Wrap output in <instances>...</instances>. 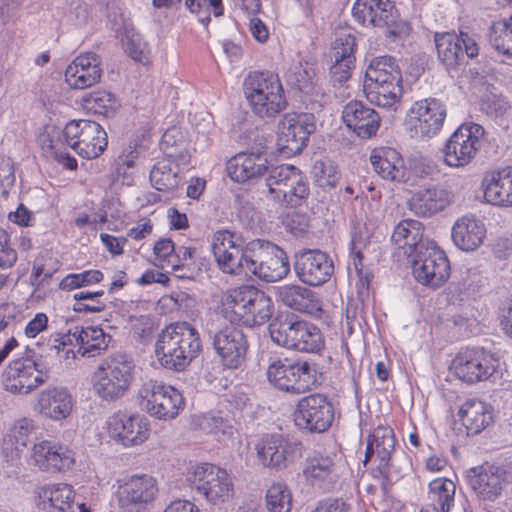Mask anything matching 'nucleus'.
Returning a JSON list of instances; mask_svg holds the SVG:
<instances>
[{"label": "nucleus", "instance_id": "obj_1", "mask_svg": "<svg viewBox=\"0 0 512 512\" xmlns=\"http://www.w3.org/2000/svg\"><path fill=\"white\" fill-rule=\"evenodd\" d=\"M202 348L198 331L187 322L167 326L158 335L155 356L168 370L184 371Z\"/></svg>", "mask_w": 512, "mask_h": 512}, {"label": "nucleus", "instance_id": "obj_2", "mask_svg": "<svg viewBox=\"0 0 512 512\" xmlns=\"http://www.w3.org/2000/svg\"><path fill=\"white\" fill-rule=\"evenodd\" d=\"M221 311L229 322L252 328L272 318L274 303L265 292L254 286L243 285L224 294Z\"/></svg>", "mask_w": 512, "mask_h": 512}, {"label": "nucleus", "instance_id": "obj_3", "mask_svg": "<svg viewBox=\"0 0 512 512\" xmlns=\"http://www.w3.org/2000/svg\"><path fill=\"white\" fill-rule=\"evenodd\" d=\"M402 81L401 70L394 57H374L365 70L364 92L370 103L396 110L403 94Z\"/></svg>", "mask_w": 512, "mask_h": 512}, {"label": "nucleus", "instance_id": "obj_4", "mask_svg": "<svg viewBox=\"0 0 512 512\" xmlns=\"http://www.w3.org/2000/svg\"><path fill=\"white\" fill-rule=\"evenodd\" d=\"M243 91L252 112L261 119H273L287 108L283 85L272 72H250L244 80Z\"/></svg>", "mask_w": 512, "mask_h": 512}, {"label": "nucleus", "instance_id": "obj_5", "mask_svg": "<svg viewBox=\"0 0 512 512\" xmlns=\"http://www.w3.org/2000/svg\"><path fill=\"white\" fill-rule=\"evenodd\" d=\"M274 343L300 352L315 353L324 346L320 329L291 312H281L269 324Z\"/></svg>", "mask_w": 512, "mask_h": 512}, {"label": "nucleus", "instance_id": "obj_6", "mask_svg": "<svg viewBox=\"0 0 512 512\" xmlns=\"http://www.w3.org/2000/svg\"><path fill=\"white\" fill-rule=\"evenodd\" d=\"M135 364L126 353L107 357L93 373L91 382L94 394L105 402L121 399L130 389Z\"/></svg>", "mask_w": 512, "mask_h": 512}, {"label": "nucleus", "instance_id": "obj_7", "mask_svg": "<svg viewBox=\"0 0 512 512\" xmlns=\"http://www.w3.org/2000/svg\"><path fill=\"white\" fill-rule=\"evenodd\" d=\"M354 20L363 27L385 29L393 40L409 35L411 26L400 16L391 0H356L352 7Z\"/></svg>", "mask_w": 512, "mask_h": 512}, {"label": "nucleus", "instance_id": "obj_8", "mask_svg": "<svg viewBox=\"0 0 512 512\" xmlns=\"http://www.w3.org/2000/svg\"><path fill=\"white\" fill-rule=\"evenodd\" d=\"M257 239L245 244L243 237L230 230H218L212 236V251L218 267L227 274L248 275L253 263Z\"/></svg>", "mask_w": 512, "mask_h": 512}, {"label": "nucleus", "instance_id": "obj_9", "mask_svg": "<svg viewBox=\"0 0 512 512\" xmlns=\"http://www.w3.org/2000/svg\"><path fill=\"white\" fill-rule=\"evenodd\" d=\"M265 186L273 200L282 207L297 208L307 203L310 187L307 176L293 165L273 167Z\"/></svg>", "mask_w": 512, "mask_h": 512}, {"label": "nucleus", "instance_id": "obj_10", "mask_svg": "<svg viewBox=\"0 0 512 512\" xmlns=\"http://www.w3.org/2000/svg\"><path fill=\"white\" fill-rule=\"evenodd\" d=\"M266 376L274 388L294 395L311 390L316 383V370L313 364L303 359L271 358Z\"/></svg>", "mask_w": 512, "mask_h": 512}, {"label": "nucleus", "instance_id": "obj_11", "mask_svg": "<svg viewBox=\"0 0 512 512\" xmlns=\"http://www.w3.org/2000/svg\"><path fill=\"white\" fill-rule=\"evenodd\" d=\"M187 481L209 503L221 505L234 495V485L225 469L211 463L195 465L187 474Z\"/></svg>", "mask_w": 512, "mask_h": 512}, {"label": "nucleus", "instance_id": "obj_12", "mask_svg": "<svg viewBox=\"0 0 512 512\" xmlns=\"http://www.w3.org/2000/svg\"><path fill=\"white\" fill-rule=\"evenodd\" d=\"M50 369L41 357L27 355L9 363L3 385L13 394H29L49 379Z\"/></svg>", "mask_w": 512, "mask_h": 512}, {"label": "nucleus", "instance_id": "obj_13", "mask_svg": "<svg viewBox=\"0 0 512 512\" xmlns=\"http://www.w3.org/2000/svg\"><path fill=\"white\" fill-rule=\"evenodd\" d=\"M63 141L79 156L86 159L99 157L107 148L108 138L102 126L92 120H72L62 131Z\"/></svg>", "mask_w": 512, "mask_h": 512}, {"label": "nucleus", "instance_id": "obj_14", "mask_svg": "<svg viewBox=\"0 0 512 512\" xmlns=\"http://www.w3.org/2000/svg\"><path fill=\"white\" fill-rule=\"evenodd\" d=\"M140 405L152 417L174 419L184 408V398L179 390L155 380H148L139 389Z\"/></svg>", "mask_w": 512, "mask_h": 512}, {"label": "nucleus", "instance_id": "obj_15", "mask_svg": "<svg viewBox=\"0 0 512 512\" xmlns=\"http://www.w3.org/2000/svg\"><path fill=\"white\" fill-rule=\"evenodd\" d=\"M409 262L417 282L431 288H438L450 276V263L445 252L434 244H420V250Z\"/></svg>", "mask_w": 512, "mask_h": 512}, {"label": "nucleus", "instance_id": "obj_16", "mask_svg": "<svg viewBox=\"0 0 512 512\" xmlns=\"http://www.w3.org/2000/svg\"><path fill=\"white\" fill-rule=\"evenodd\" d=\"M508 476L509 473L503 466L489 462L472 467L465 472L468 487L483 507L501 497L508 484Z\"/></svg>", "mask_w": 512, "mask_h": 512}, {"label": "nucleus", "instance_id": "obj_17", "mask_svg": "<svg viewBox=\"0 0 512 512\" xmlns=\"http://www.w3.org/2000/svg\"><path fill=\"white\" fill-rule=\"evenodd\" d=\"M235 324L230 322L214 332H209L212 347L220 363L231 370L239 369L246 363L249 349L246 334Z\"/></svg>", "mask_w": 512, "mask_h": 512}, {"label": "nucleus", "instance_id": "obj_18", "mask_svg": "<svg viewBox=\"0 0 512 512\" xmlns=\"http://www.w3.org/2000/svg\"><path fill=\"white\" fill-rule=\"evenodd\" d=\"M315 129V117L313 114L286 113L278 125V150L286 157L301 153L307 146L310 134Z\"/></svg>", "mask_w": 512, "mask_h": 512}, {"label": "nucleus", "instance_id": "obj_19", "mask_svg": "<svg viewBox=\"0 0 512 512\" xmlns=\"http://www.w3.org/2000/svg\"><path fill=\"white\" fill-rule=\"evenodd\" d=\"M334 421V407L328 397L314 393L301 398L294 412L295 425L308 433H324Z\"/></svg>", "mask_w": 512, "mask_h": 512}, {"label": "nucleus", "instance_id": "obj_20", "mask_svg": "<svg viewBox=\"0 0 512 512\" xmlns=\"http://www.w3.org/2000/svg\"><path fill=\"white\" fill-rule=\"evenodd\" d=\"M484 128L476 123H464L449 137L443 149L444 162L450 167H464L476 156Z\"/></svg>", "mask_w": 512, "mask_h": 512}, {"label": "nucleus", "instance_id": "obj_21", "mask_svg": "<svg viewBox=\"0 0 512 512\" xmlns=\"http://www.w3.org/2000/svg\"><path fill=\"white\" fill-rule=\"evenodd\" d=\"M499 359L483 348L462 349L453 359L451 368L456 377L473 384L487 380L496 371Z\"/></svg>", "mask_w": 512, "mask_h": 512}, {"label": "nucleus", "instance_id": "obj_22", "mask_svg": "<svg viewBox=\"0 0 512 512\" xmlns=\"http://www.w3.org/2000/svg\"><path fill=\"white\" fill-rule=\"evenodd\" d=\"M434 42L439 61L447 70H456L479 53L475 39L466 32H436Z\"/></svg>", "mask_w": 512, "mask_h": 512}, {"label": "nucleus", "instance_id": "obj_23", "mask_svg": "<svg viewBox=\"0 0 512 512\" xmlns=\"http://www.w3.org/2000/svg\"><path fill=\"white\" fill-rule=\"evenodd\" d=\"M253 263L249 273L265 282H277L285 278L290 272L289 259L286 252L276 244L257 239Z\"/></svg>", "mask_w": 512, "mask_h": 512}, {"label": "nucleus", "instance_id": "obj_24", "mask_svg": "<svg viewBox=\"0 0 512 512\" xmlns=\"http://www.w3.org/2000/svg\"><path fill=\"white\" fill-rule=\"evenodd\" d=\"M158 493V484L153 476L132 475L118 487L119 507L125 512H146Z\"/></svg>", "mask_w": 512, "mask_h": 512}, {"label": "nucleus", "instance_id": "obj_25", "mask_svg": "<svg viewBox=\"0 0 512 512\" xmlns=\"http://www.w3.org/2000/svg\"><path fill=\"white\" fill-rule=\"evenodd\" d=\"M255 450L263 466L281 470L302 457L303 444L282 435H267L257 442Z\"/></svg>", "mask_w": 512, "mask_h": 512}, {"label": "nucleus", "instance_id": "obj_26", "mask_svg": "<svg viewBox=\"0 0 512 512\" xmlns=\"http://www.w3.org/2000/svg\"><path fill=\"white\" fill-rule=\"evenodd\" d=\"M368 440L376 451L377 466L372 472L373 477L379 480L382 490L386 492L401 477L392 463V452L396 443L394 432L390 427L378 426Z\"/></svg>", "mask_w": 512, "mask_h": 512}, {"label": "nucleus", "instance_id": "obj_27", "mask_svg": "<svg viewBox=\"0 0 512 512\" xmlns=\"http://www.w3.org/2000/svg\"><path fill=\"white\" fill-rule=\"evenodd\" d=\"M294 271L297 278L308 286H321L334 274L332 258L319 249H306L294 256Z\"/></svg>", "mask_w": 512, "mask_h": 512}, {"label": "nucleus", "instance_id": "obj_28", "mask_svg": "<svg viewBox=\"0 0 512 512\" xmlns=\"http://www.w3.org/2000/svg\"><path fill=\"white\" fill-rule=\"evenodd\" d=\"M411 131L417 138H432L443 126L446 117L444 104L429 98L414 103L411 110Z\"/></svg>", "mask_w": 512, "mask_h": 512}, {"label": "nucleus", "instance_id": "obj_29", "mask_svg": "<svg viewBox=\"0 0 512 512\" xmlns=\"http://www.w3.org/2000/svg\"><path fill=\"white\" fill-rule=\"evenodd\" d=\"M75 454L67 446L50 440L34 444L32 463L42 471L60 472L71 469L75 464Z\"/></svg>", "mask_w": 512, "mask_h": 512}, {"label": "nucleus", "instance_id": "obj_30", "mask_svg": "<svg viewBox=\"0 0 512 512\" xmlns=\"http://www.w3.org/2000/svg\"><path fill=\"white\" fill-rule=\"evenodd\" d=\"M273 167L262 151L240 152L228 161L227 172L233 181L243 183L262 176L268 177Z\"/></svg>", "mask_w": 512, "mask_h": 512}, {"label": "nucleus", "instance_id": "obj_31", "mask_svg": "<svg viewBox=\"0 0 512 512\" xmlns=\"http://www.w3.org/2000/svg\"><path fill=\"white\" fill-rule=\"evenodd\" d=\"M276 300L282 305L304 314L318 316L322 301L317 293L300 284H283L274 287Z\"/></svg>", "mask_w": 512, "mask_h": 512}, {"label": "nucleus", "instance_id": "obj_32", "mask_svg": "<svg viewBox=\"0 0 512 512\" xmlns=\"http://www.w3.org/2000/svg\"><path fill=\"white\" fill-rule=\"evenodd\" d=\"M342 119L346 127L362 139L376 135L380 127L379 114L362 101L348 102L342 111Z\"/></svg>", "mask_w": 512, "mask_h": 512}, {"label": "nucleus", "instance_id": "obj_33", "mask_svg": "<svg viewBox=\"0 0 512 512\" xmlns=\"http://www.w3.org/2000/svg\"><path fill=\"white\" fill-rule=\"evenodd\" d=\"M101 76V59L94 52L79 55L65 71V81L72 89L89 88L98 83Z\"/></svg>", "mask_w": 512, "mask_h": 512}, {"label": "nucleus", "instance_id": "obj_34", "mask_svg": "<svg viewBox=\"0 0 512 512\" xmlns=\"http://www.w3.org/2000/svg\"><path fill=\"white\" fill-rule=\"evenodd\" d=\"M111 434L125 446L143 443L149 436L147 419L139 414H114L109 419Z\"/></svg>", "mask_w": 512, "mask_h": 512}, {"label": "nucleus", "instance_id": "obj_35", "mask_svg": "<svg viewBox=\"0 0 512 512\" xmlns=\"http://www.w3.org/2000/svg\"><path fill=\"white\" fill-rule=\"evenodd\" d=\"M455 200L452 191L440 187L431 186L416 191L409 200V208L420 217H431L443 211Z\"/></svg>", "mask_w": 512, "mask_h": 512}, {"label": "nucleus", "instance_id": "obj_36", "mask_svg": "<svg viewBox=\"0 0 512 512\" xmlns=\"http://www.w3.org/2000/svg\"><path fill=\"white\" fill-rule=\"evenodd\" d=\"M62 339V342L56 346L57 349H60V346L64 348L68 343L70 345L75 344L78 346L77 352L79 354L93 357L99 354L100 351L107 349L111 337L107 336L99 327L88 326L81 329L76 327L73 333L69 332Z\"/></svg>", "mask_w": 512, "mask_h": 512}, {"label": "nucleus", "instance_id": "obj_37", "mask_svg": "<svg viewBox=\"0 0 512 512\" xmlns=\"http://www.w3.org/2000/svg\"><path fill=\"white\" fill-rule=\"evenodd\" d=\"M72 407V397L63 387H49L38 395L36 409L46 418L63 420L70 415Z\"/></svg>", "mask_w": 512, "mask_h": 512}, {"label": "nucleus", "instance_id": "obj_38", "mask_svg": "<svg viewBox=\"0 0 512 512\" xmlns=\"http://www.w3.org/2000/svg\"><path fill=\"white\" fill-rule=\"evenodd\" d=\"M370 162L373 170L383 179L402 182L406 179V168L400 153L391 147L375 149Z\"/></svg>", "mask_w": 512, "mask_h": 512}, {"label": "nucleus", "instance_id": "obj_39", "mask_svg": "<svg viewBox=\"0 0 512 512\" xmlns=\"http://www.w3.org/2000/svg\"><path fill=\"white\" fill-rule=\"evenodd\" d=\"M459 417L467 435H477L493 422V408L478 399L466 400L460 410Z\"/></svg>", "mask_w": 512, "mask_h": 512}, {"label": "nucleus", "instance_id": "obj_40", "mask_svg": "<svg viewBox=\"0 0 512 512\" xmlns=\"http://www.w3.org/2000/svg\"><path fill=\"white\" fill-rule=\"evenodd\" d=\"M486 235L484 224L472 217L464 216L456 221L452 228V240L463 251H474Z\"/></svg>", "mask_w": 512, "mask_h": 512}, {"label": "nucleus", "instance_id": "obj_41", "mask_svg": "<svg viewBox=\"0 0 512 512\" xmlns=\"http://www.w3.org/2000/svg\"><path fill=\"white\" fill-rule=\"evenodd\" d=\"M303 476L312 485L323 486L326 482H332L337 476L335 457L314 451L305 460Z\"/></svg>", "mask_w": 512, "mask_h": 512}, {"label": "nucleus", "instance_id": "obj_42", "mask_svg": "<svg viewBox=\"0 0 512 512\" xmlns=\"http://www.w3.org/2000/svg\"><path fill=\"white\" fill-rule=\"evenodd\" d=\"M487 202L501 206H512V167L508 166L492 172L484 189Z\"/></svg>", "mask_w": 512, "mask_h": 512}, {"label": "nucleus", "instance_id": "obj_43", "mask_svg": "<svg viewBox=\"0 0 512 512\" xmlns=\"http://www.w3.org/2000/svg\"><path fill=\"white\" fill-rule=\"evenodd\" d=\"M422 237V224L417 220L405 219L394 228L391 240L409 259L420 250V244L427 243L422 241Z\"/></svg>", "mask_w": 512, "mask_h": 512}, {"label": "nucleus", "instance_id": "obj_44", "mask_svg": "<svg viewBox=\"0 0 512 512\" xmlns=\"http://www.w3.org/2000/svg\"><path fill=\"white\" fill-rule=\"evenodd\" d=\"M39 498L44 505L48 503L52 512H73L74 491L69 484L59 483L43 487Z\"/></svg>", "mask_w": 512, "mask_h": 512}, {"label": "nucleus", "instance_id": "obj_45", "mask_svg": "<svg viewBox=\"0 0 512 512\" xmlns=\"http://www.w3.org/2000/svg\"><path fill=\"white\" fill-rule=\"evenodd\" d=\"M150 181L158 191L175 189L179 184L178 166L170 159L158 161L150 171Z\"/></svg>", "mask_w": 512, "mask_h": 512}, {"label": "nucleus", "instance_id": "obj_46", "mask_svg": "<svg viewBox=\"0 0 512 512\" xmlns=\"http://www.w3.org/2000/svg\"><path fill=\"white\" fill-rule=\"evenodd\" d=\"M456 485L449 479H435L429 484V493L434 502V509L438 512H449L454 506Z\"/></svg>", "mask_w": 512, "mask_h": 512}, {"label": "nucleus", "instance_id": "obj_47", "mask_svg": "<svg viewBox=\"0 0 512 512\" xmlns=\"http://www.w3.org/2000/svg\"><path fill=\"white\" fill-rule=\"evenodd\" d=\"M489 42L491 46L503 55L512 56V14L494 22L490 27Z\"/></svg>", "mask_w": 512, "mask_h": 512}, {"label": "nucleus", "instance_id": "obj_48", "mask_svg": "<svg viewBox=\"0 0 512 512\" xmlns=\"http://www.w3.org/2000/svg\"><path fill=\"white\" fill-rule=\"evenodd\" d=\"M82 102L87 109L105 116L114 114L119 107V102L115 95L107 91L87 93L82 97Z\"/></svg>", "mask_w": 512, "mask_h": 512}, {"label": "nucleus", "instance_id": "obj_49", "mask_svg": "<svg viewBox=\"0 0 512 512\" xmlns=\"http://www.w3.org/2000/svg\"><path fill=\"white\" fill-rule=\"evenodd\" d=\"M121 41L125 52L133 60L143 63L148 59L147 44L133 27L124 25Z\"/></svg>", "mask_w": 512, "mask_h": 512}, {"label": "nucleus", "instance_id": "obj_50", "mask_svg": "<svg viewBox=\"0 0 512 512\" xmlns=\"http://www.w3.org/2000/svg\"><path fill=\"white\" fill-rule=\"evenodd\" d=\"M315 69L308 63L295 64L289 71L288 81L299 91L310 94L314 89Z\"/></svg>", "mask_w": 512, "mask_h": 512}, {"label": "nucleus", "instance_id": "obj_51", "mask_svg": "<svg viewBox=\"0 0 512 512\" xmlns=\"http://www.w3.org/2000/svg\"><path fill=\"white\" fill-rule=\"evenodd\" d=\"M266 504L270 512H289L292 506V496L287 485L274 483L267 490Z\"/></svg>", "mask_w": 512, "mask_h": 512}, {"label": "nucleus", "instance_id": "obj_52", "mask_svg": "<svg viewBox=\"0 0 512 512\" xmlns=\"http://www.w3.org/2000/svg\"><path fill=\"white\" fill-rule=\"evenodd\" d=\"M35 425L33 420L22 418L18 420L10 433L4 437V444H11V449L14 447L16 451L26 447L29 442V437L33 433Z\"/></svg>", "mask_w": 512, "mask_h": 512}, {"label": "nucleus", "instance_id": "obj_53", "mask_svg": "<svg viewBox=\"0 0 512 512\" xmlns=\"http://www.w3.org/2000/svg\"><path fill=\"white\" fill-rule=\"evenodd\" d=\"M352 267L359 279V293L363 294V290L368 292L372 274L364 266L362 252L357 248L355 240L351 241V253L348 261V270L351 271Z\"/></svg>", "mask_w": 512, "mask_h": 512}, {"label": "nucleus", "instance_id": "obj_54", "mask_svg": "<svg viewBox=\"0 0 512 512\" xmlns=\"http://www.w3.org/2000/svg\"><path fill=\"white\" fill-rule=\"evenodd\" d=\"M103 273L100 270H86L81 273H71L64 277L59 288L66 291H72L91 284L99 283L103 280Z\"/></svg>", "mask_w": 512, "mask_h": 512}, {"label": "nucleus", "instance_id": "obj_55", "mask_svg": "<svg viewBox=\"0 0 512 512\" xmlns=\"http://www.w3.org/2000/svg\"><path fill=\"white\" fill-rule=\"evenodd\" d=\"M356 49L355 37L351 34H342L338 36L332 44V59L340 60L346 63H354V52Z\"/></svg>", "mask_w": 512, "mask_h": 512}, {"label": "nucleus", "instance_id": "obj_56", "mask_svg": "<svg viewBox=\"0 0 512 512\" xmlns=\"http://www.w3.org/2000/svg\"><path fill=\"white\" fill-rule=\"evenodd\" d=\"M195 425L204 433L212 434L216 437L225 435L231 426L221 416L214 414H204L196 418Z\"/></svg>", "mask_w": 512, "mask_h": 512}, {"label": "nucleus", "instance_id": "obj_57", "mask_svg": "<svg viewBox=\"0 0 512 512\" xmlns=\"http://www.w3.org/2000/svg\"><path fill=\"white\" fill-rule=\"evenodd\" d=\"M481 107L487 115L499 117L507 113L510 104L504 97L491 94L483 99Z\"/></svg>", "mask_w": 512, "mask_h": 512}, {"label": "nucleus", "instance_id": "obj_58", "mask_svg": "<svg viewBox=\"0 0 512 512\" xmlns=\"http://www.w3.org/2000/svg\"><path fill=\"white\" fill-rule=\"evenodd\" d=\"M139 157L137 145H129L117 159L116 172L118 175L125 176L128 170L134 167L136 159Z\"/></svg>", "mask_w": 512, "mask_h": 512}, {"label": "nucleus", "instance_id": "obj_59", "mask_svg": "<svg viewBox=\"0 0 512 512\" xmlns=\"http://www.w3.org/2000/svg\"><path fill=\"white\" fill-rule=\"evenodd\" d=\"M353 65L354 63H346L333 59V65L330 68V74L334 85H342L350 78Z\"/></svg>", "mask_w": 512, "mask_h": 512}, {"label": "nucleus", "instance_id": "obj_60", "mask_svg": "<svg viewBox=\"0 0 512 512\" xmlns=\"http://www.w3.org/2000/svg\"><path fill=\"white\" fill-rule=\"evenodd\" d=\"M131 327L134 336L143 342L148 339L153 329L151 319L148 316L132 318Z\"/></svg>", "mask_w": 512, "mask_h": 512}, {"label": "nucleus", "instance_id": "obj_61", "mask_svg": "<svg viewBox=\"0 0 512 512\" xmlns=\"http://www.w3.org/2000/svg\"><path fill=\"white\" fill-rule=\"evenodd\" d=\"M351 506L342 498H327L318 503L313 512H350Z\"/></svg>", "mask_w": 512, "mask_h": 512}, {"label": "nucleus", "instance_id": "obj_62", "mask_svg": "<svg viewBox=\"0 0 512 512\" xmlns=\"http://www.w3.org/2000/svg\"><path fill=\"white\" fill-rule=\"evenodd\" d=\"M196 249L192 247L180 246L175 248L174 256L169 263L172 265L173 270H180L188 262H192Z\"/></svg>", "mask_w": 512, "mask_h": 512}, {"label": "nucleus", "instance_id": "obj_63", "mask_svg": "<svg viewBox=\"0 0 512 512\" xmlns=\"http://www.w3.org/2000/svg\"><path fill=\"white\" fill-rule=\"evenodd\" d=\"M48 317L44 313H37L35 317L28 322L25 328V334L29 338L36 337L40 332L47 328Z\"/></svg>", "mask_w": 512, "mask_h": 512}, {"label": "nucleus", "instance_id": "obj_64", "mask_svg": "<svg viewBox=\"0 0 512 512\" xmlns=\"http://www.w3.org/2000/svg\"><path fill=\"white\" fill-rule=\"evenodd\" d=\"M500 318L502 329L512 338V299L503 303L500 308Z\"/></svg>", "mask_w": 512, "mask_h": 512}]
</instances>
